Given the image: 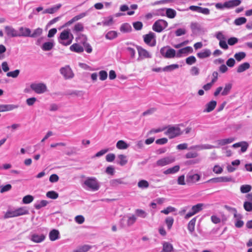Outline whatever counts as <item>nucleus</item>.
Instances as JSON below:
<instances>
[{
  "label": "nucleus",
  "mask_w": 252,
  "mask_h": 252,
  "mask_svg": "<svg viewBox=\"0 0 252 252\" xmlns=\"http://www.w3.org/2000/svg\"><path fill=\"white\" fill-rule=\"evenodd\" d=\"M235 140L233 137H230L228 138L222 139L218 140L216 142L220 146H224L225 145L231 143Z\"/></svg>",
  "instance_id": "nucleus-26"
},
{
  "label": "nucleus",
  "mask_w": 252,
  "mask_h": 252,
  "mask_svg": "<svg viewBox=\"0 0 252 252\" xmlns=\"http://www.w3.org/2000/svg\"><path fill=\"white\" fill-rule=\"evenodd\" d=\"M250 67V64L249 63L245 62L240 64L237 69V72L238 73L243 72L246 70L248 69Z\"/></svg>",
  "instance_id": "nucleus-30"
},
{
  "label": "nucleus",
  "mask_w": 252,
  "mask_h": 252,
  "mask_svg": "<svg viewBox=\"0 0 252 252\" xmlns=\"http://www.w3.org/2000/svg\"><path fill=\"white\" fill-rule=\"evenodd\" d=\"M200 179V176L197 174L189 172L188 174L186 181L188 183H194Z\"/></svg>",
  "instance_id": "nucleus-18"
},
{
  "label": "nucleus",
  "mask_w": 252,
  "mask_h": 252,
  "mask_svg": "<svg viewBox=\"0 0 252 252\" xmlns=\"http://www.w3.org/2000/svg\"><path fill=\"white\" fill-rule=\"evenodd\" d=\"M84 30L83 24L81 23H77L74 27L73 31L77 33L79 32H82Z\"/></svg>",
  "instance_id": "nucleus-49"
},
{
  "label": "nucleus",
  "mask_w": 252,
  "mask_h": 252,
  "mask_svg": "<svg viewBox=\"0 0 252 252\" xmlns=\"http://www.w3.org/2000/svg\"><path fill=\"white\" fill-rule=\"evenodd\" d=\"M196 218L195 217L191 219L189 222L188 225V229L189 231L192 232L194 230V226L196 222Z\"/></svg>",
  "instance_id": "nucleus-42"
},
{
  "label": "nucleus",
  "mask_w": 252,
  "mask_h": 252,
  "mask_svg": "<svg viewBox=\"0 0 252 252\" xmlns=\"http://www.w3.org/2000/svg\"><path fill=\"white\" fill-rule=\"evenodd\" d=\"M34 199L33 196L31 195H27L23 198V203L25 204H28L31 203Z\"/></svg>",
  "instance_id": "nucleus-48"
},
{
  "label": "nucleus",
  "mask_w": 252,
  "mask_h": 252,
  "mask_svg": "<svg viewBox=\"0 0 252 252\" xmlns=\"http://www.w3.org/2000/svg\"><path fill=\"white\" fill-rule=\"evenodd\" d=\"M252 187L249 185H242L240 187L241 192L243 193H248L251 191Z\"/></svg>",
  "instance_id": "nucleus-52"
},
{
  "label": "nucleus",
  "mask_w": 252,
  "mask_h": 252,
  "mask_svg": "<svg viewBox=\"0 0 252 252\" xmlns=\"http://www.w3.org/2000/svg\"><path fill=\"white\" fill-rule=\"evenodd\" d=\"M7 35L9 37H19V32L10 26H6L4 28Z\"/></svg>",
  "instance_id": "nucleus-15"
},
{
  "label": "nucleus",
  "mask_w": 252,
  "mask_h": 252,
  "mask_svg": "<svg viewBox=\"0 0 252 252\" xmlns=\"http://www.w3.org/2000/svg\"><path fill=\"white\" fill-rule=\"evenodd\" d=\"M129 147V145L125 141L121 140H119L116 144V147L120 150H125Z\"/></svg>",
  "instance_id": "nucleus-35"
},
{
  "label": "nucleus",
  "mask_w": 252,
  "mask_h": 252,
  "mask_svg": "<svg viewBox=\"0 0 252 252\" xmlns=\"http://www.w3.org/2000/svg\"><path fill=\"white\" fill-rule=\"evenodd\" d=\"M70 50L74 52L81 53L84 51V48L78 43H75L71 45L69 47Z\"/></svg>",
  "instance_id": "nucleus-24"
},
{
  "label": "nucleus",
  "mask_w": 252,
  "mask_h": 252,
  "mask_svg": "<svg viewBox=\"0 0 252 252\" xmlns=\"http://www.w3.org/2000/svg\"><path fill=\"white\" fill-rule=\"evenodd\" d=\"M165 222L167 225L168 229L170 230L173 225L174 222V219L172 217H168L166 218Z\"/></svg>",
  "instance_id": "nucleus-47"
},
{
  "label": "nucleus",
  "mask_w": 252,
  "mask_h": 252,
  "mask_svg": "<svg viewBox=\"0 0 252 252\" xmlns=\"http://www.w3.org/2000/svg\"><path fill=\"white\" fill-rule=\"evenodd\" d=\"M81 39L82 40L80 41V43L84 45L88 43L87 42L88 38H87V36L85 34H84L82 33L78 34V36L76 37L75 40L76 41H78V40Z\"/></svg>",
  "instance_id": "nucleus-39"
},
{
  "label": "nucleus",
  "mask_w": 252,
  "mask_h": 252,
  "mask_svg": "<svg viewBox=\"0 0 252 252\" xmlns=\"http://www.w3.org/2000/svg\"><path fill=\"white\" fill-rule=\"evenodd\" d=\"M232 88V84L228 83L225 84L224 88L223 89L222 87H218L214 93L215 96H217L220 93L222 96L228 95Z\"/></svg>",
  "instance_id": "nucleus-6"
},
{
  "label": "nucleus",
  "mask_w": 252,
  "mask_h": 252,
  "mask_svg": "<svg viewBox=\"0 0 252 252\" xmlns=\"http://www.w3.org/2000/svg\"><path fill=\"white\" fill-rule=\"evenodd\" d=\"M120 30L123 33H128L131 32L132 28L129 24L125 23L121 26Z\"/></svg>",
  "instance_id": "nucleus-28"
},
{
  "label": "nucleus",
  "mask_w": 252,
  "mask_h": 252,
  "mask_svg": "<svg viewBox=\"0 0 252 252\" xmlns=\"http://www.w3.org/2000/svg\"><path fill=\"white\" fill-rule=\"evenodd\" d=\"M176 210V209L175 208L170 206L167 207L166 209L161 210V213L167 215L171 212H175Z\"/></svg>",
  "instance_id": "nucleus-54"
},
{
  "label": "nucleus",
  "mask_w": 252,
  "mask_h": 252,
  "mask_svg": "<svg viewBox=\"0 0 252 252\" xmlns=\"http://www.w3.org/2000/svg\"><path fill=\"white\" fill-rule=\"evenodd\" d=\"M246 56V54L244 52H240L235 54L234 57L238 62H240Z\"/></svg>",
  "instance_id": "nucleus-40"
},
{
  "label": "nucleus",
  "mask_w": 252,
  "mask_h": 252,
  "mask_svg": "<svg viewBox=\"0 0 252 252\" xmlns=\"http://www.w3.org/2000/svg\"><path fill=\"white\" fill-rule=\"evenodd\" d=\"M99 79L102 81L106 80L108 76L107 72L105 70H101L99 72Z\"/></svg>",
  "instance_id": "nucleus-58"
},
{
  "label": "nucleus",
  "mask_w": 252,
  "mask_h": 252,
  "mask_svg": "<svg viewBox=\"0 0 252 252\" xmlns=\"http://www.w3.org/2000/svg\"><path fill=\"white\" fill-rule=\"evenodd\" d=\"M49 239L52 241L58 240L60 238V232L58 230L53 229L50 231L49 234Z\"/></svg>",
  "instance_id": "nucleus-23"
},
{
  "label": "nucleus",
  "mask_w": 252,
  "mask_h": 252,
  "mask_svg": "<svg viewBox=\"0 0 252 252\" xmlns=\"http://www.w3.org/2000/svg\"><path fill=\"white\" fill-rule=\"evenodd\" d=\"M160 53L165 58L171 59L176 57V51L169 46H164L160 50Z\"/></svg>",
  "instance_id": "nucleus-5"
},
{
  "label": "nucleus",
  "mask_w": 252,
  "mask_h": 252,
  "mask_svg": "<svg viewBox=\"0 0 252 252\" xmlns=\"http://www.w3.org/2000/svg\"><path fill=\"white\" fill-rule=\"evenodd\" d=\"M179 67V65L178 64H172L165 66L162 68V71L165 72H171L176 69L178 68Z\"/></svg>",
  "instance_id": "nucleus-36"
},
{
  "label": "nucleus",
  "mask_w": 252,
  "mask_h": 252,
  "mask_svg": "<svg viewBox=\"0 0 252 252\" xmlns=\"http://www.w3.org/2000/svg\"><path fill=\"white\" fill-rule=\"evenodd\" d=\"M155 38L156 34L152 32L143 35L145 43L151 46H155L156 45V41Z\"/></svg>",
  "instance_id": "nucleus-8"
},
{
  "label": "nucleus",
  "mask_w": 252,
  "mask_h": 252,
  "mask_svg": "<svg viewBox=\"0 0 252 252\" xmlns=\"http://www.w3.org/2000/svg\"><path fill=\"white\" fill-rule=\"evenodd\" d=\"M241 3V0H229L224 3L219 2L215 4V7L219 10L231 9L239 5Z\"/></svg>",
  "instance_id": "nucleus-3"
},
{
  "label": "nucleus",
  "mask_w": 252,
  "mask_h": 252,
  "mask_svg": "<svg viewBox=\"0 0 252 252\" xmlns=\"http://www.w3.org/2000/svg\"><path fill=\"white\" fill-rule=\"evenodd\" d=\"M13 217H17L16 209L14 210H12L11 209L7 210L4 216V219H8Z\"/></svg>",
  "instance_id": "nucleus-37"
},
{
  "label": "nucleus",
  "mask_w": 252,
  "mask_h": 252,
  "mask_svg": "<svg viewBox=\"0 0 252 252\" xmlns=\"http://www.w3.org/2000/svg\"><path fill=\"white\" fill-rule=\"evenodd\" d=\"M167 130L165 132L164 134L168 136L169 139H173L175 137L179 136L183 134L181 129L179 126H166Z\"/></svg>",
  "instance_id": "nucleus-4"
},
{
  "label": "nucleus",
  "mask_w": 252,
  "mask_h": 252,
  "mask_svg": "<svg viewBox=\"0 0 252 252\" xmlns=\"http://www.w3.org/2000/svg\"><path fill=\"white\" fill-rule=\"evenodd\" d=\"M108 19L102 22L101 23L103 26H110L113 23V18L112 16H109Z\"/></svg>",
  "instance_id": "nucleus-55"
},
{
  "label": "nucleus",
  "mask_w": 252,
  "mask_h": 252,
  "mask_svg": "<svg viewBox=\"0 0 252 252\" xmlns=\"http://www.w3.org/2000/svg\"><path fill=\"white\" fill-rule=\"evenodd\" d=\"M84 186L87 187V189L89 190L93 191H95L98 190L100 188L99 182L96 179L95 177H87V179L84 182Z\"/></svg>",
  "instance_id": "nucleus-2"
},
{
  "label": "nucleus",
  "mask_w": 252,
  "mask_h": 252,
  "mask_svg": "<svg viewBox=\"0 0 252 252\" xmlns=\"http://www.w3.org/2000/svg\"><path fill=\"white\" fill-rule=\"evenodd\" d=\"M234 217L235 219V226L237 228H241L244 224V222L243 220H241L242 216L240 214L235 213L234 214Z\"/></svg>",
  "instance_id": "nucleus-20"
},
{
  "label": "nucleus",
  "mask_w": 252,
  "mask_h": 252,
  "mask_svg": "<svg viewBox=\"0 0 252 252\" xmlns=\"http://www.w3.org/2000/svg\"><path fill=\"white\" fill-rule=\"evenodd\" d=\"M196 58L194 56H191L186 59V63L189 65H191L196 62Z\"/></svg>",
  "instance_id": "nucleus-56"
},
{
  "label": "nucleus",
  "mask_w": 252,
  "mask_h": 252,
  "mask_svg": "<svg viewBox=\"0 0 252 252\" xmlns=\"http://www.w3.org/2000/svg\"><path fill=\"white\" fill-rule=\"evenodd\" d=\"M233 181V179L231 177H220L218 178H215L212 179L208 181V182H213L216 183H220V182H232Z\"/></svg>",
  "instance_id": "nucleus-19"
},
{
  "label": "nucleus",
  "mask_w": 252,
  "mask_h": 252,
  "mask_svg": "<svg viewBox=\"0 0 252 252\" xmlns=\"http://www.w3.org/2000/svg\"><path fill=\"white\" fill-rule=\"evenodd\" d=\"M18 105L14 104H0V112L11 111L17 108Z\"/></svg>",
  "instance_id": "nucleus-22"
},
{
  "label": "nucleus",
  "mask_w": 252,
  "mask_h": 252,
  "mask_svg": "<svg viewBox=\"0 0 252 252\" xmlns=\"http://www.w3.org/2000/svg\"><path fill=\"white\" fill-rule=\"evenodd\" d=\"M20 71L19 69H16L14 71L7 72L6 75L8 77H11L15 78L18 77L20 73Z\"/></svg>",
  "instance_id": "nucleus-53"
},
{
  "label": "nucleus",
  "mask_w": 252,
  "mask_h": 252,
  "mask_svg": "<svg viewBox=\"0 0 252 252\" xmlns=\"http://www.w3.org/2000/svg\"><path fill=\"white\" fill-rule=\"evenodd\" d=\"M45 239V236L44 234L38 235L33 234L32 235L31 240L35 243H40L43 241Z\"/></svg>",
  "instance_id": "nucleus-25"
},
{
  "label": "nucleus",
  "mask_w": 252,
  "mask_h": 252,
  "mask_svg": "<svg viewBox=\"0 0 252 252\" xmlns=\"http://www.w3.org/2000/svg\"><path fill=\"white\" fill-rule=\"evenodd\" d=\"M118 158L120 159V161L118 162L121 166H124L126 165L127 162V160L126 159V157L124 155H119L118 156Z\"/></svg>",
  "instance_id": "nucleus-45"
},
{
  "label": "nucleus",
  "mask_w": 252,
  "mask_h": 252,
  "mask_svg": "<svg viewBox=\"0 0 252 252\" xmlns=\"http://www.w3.org/2000/svg\"><path fill=\"white\" fill-rule=\"evenodd\" d=\"M46 196L51 199H56L58 197L59 194L55 191L51 190L46 193Z\"/></svg>",
  "instance_id": "nucleus-44"
},
{
  "label": "nucleus",
  "mask_w": 252,
  "mask_h": 252,
  "mask_svg": "<svg viewBox=\"0 0 252 252\" xmlns=\"http://www.w3.org/2000/svg\"><path fill=\"white\" fill-rule=\"evenodd\" d=\"M149 186V184L148 181L145 180H141L138 183V187L140 188L145 189Z\"/></svg>",
  "instance_id": "nucleus-50"
},
{
  "label": "nucleus",
  "mask_w": 252,
  "mask_h": 252,
  "mask_svg": "<svg viewBox=\"0 0 252 252\" xmlns=\"http://www.w3.org/2000/svg\"><path fill=\"white\" fill-rule=\"evenodd\" d=\"M55 46L54 40L51 39L49 41L44 43L41 46V49L44 51L51 50Z\"/></svg>",
  "instance_id": "nucleus-21"
},
{
  "label": "nucleus",
  "mask_w": 252,
  "mask_h": 252,
  "mask_svg": "<svg viewBox=\"0 0 252 252\" xmlns=\"http://www.w3.org/2000/svg\"><path fill=\"white\" fill-rule=\"evenodd\" d=\"M190 29L192 33L195 35H200L204 32L203 27L198 23H191Z\"/></svg>",
  "instance_id": "nucleus-12"
},
{
  "label": "nucleus",
  "mask_w": 252,
  "mask_h": 252,
  "mask_svg": "<svg viewBox=\"0 0 252 252\" xmlns=\"http://www.w3.org/2000/svg\"><path fill=\"white\" fill-rule=\"evenodd\" d=\"M176 11L170 8H166L165 15L169 18L173 19L176 16Z\"/></svg>",
  "instance_id": "nucleus-32"
},
{
  "label": "nucleus",
  "mask_w": 252,
  "mask_h": 252,
  "mask_svg": "<svg viewBox=\"0 0 252 252\" xmlns=\"http://www.w3.org/2000/svg\"><path fill=\"white\" fill-rule=\"evenodd\" d=\"M19 31V37L23 36L32 38H36L39 36L43 32L42 29L40 28H38L34 30L32 32V31L30 29L23 27H20Z\"/></svg>",
  "instance_id": "nucleus-1"
},
{
  "label": "nucleus",
  "mask_w": 252,
  "mask_h": 252,
  "mask_svg": "<svg viewBox=\"0 0 252 252\" xmlns=\"http://www.w3.org/2000/svg\"><path fill=\"white\" fill-rule=\"evenodd\" d=\"M118 36V33L115 31H110L107 32L105 35V38L108 40H113Z\"/></svg>",
  "instance_id": "nucleus-33"
},
{
  "label": "nucleus",
  "mask_w": 252,
  "mask_h": 252,
  "mask_svg": "<svg viewBox=\"0 0 252 252\" xmlns=\"http://www.w3.org/2000/svg\"><path fill=\"white\" fill-rule=\"evenodd\" d=\"M133 28L135 30L139 31L142 29L143 23L140 21H137L133 23Z\"/></svg>",
  "instance_id": "nucleus-59"
},
{
  "label": "nucleus",
  "mask_w": 252,
  "mask_h": 252,
  "mask_svg": "<svg viewBox=\"0 0 252 252\" xmlns=\"http://www.w3.org/2000/svg\"><path fill=\"white\" fill-rule=\"evenodd\" d=\"M173 247L171 244L168 242H164L163 244V252H171L173 251Z\"/></svg>",
  "instance_id": "nucleus-38"
},
{
  "label": "nucleus",
  "mask_w": 252,
  "mask_h": 252,
  "mask_svg": "<svg viewBox=\"0 0 252 252\" xmlns=\"http://www.w3.org/2000/svg\"><path fill=\"white\" fill-rule=\"evenodd\" d=\"M61 74L65 79H71L74 77V74L69 65L61 67L60 70Z\"/></svg>",
  "instance_id": "nucleus-11"
},
{
  "label": "nucleus",
  "mask_w": 252,
  "mask_h": 252,
  "mask_svg": "<svg viewBox=\"0 0 252 252\" xmlns=\"http://www.w3.org/2000/svg\"><path fill=\"white\" fill-rule=\"evenodd\" d=\"M175 160L174 157H165L158 160L156 162V164L158 166H164L173 162Z\"/></svg>",
  "instance_id": "nucleus-13"
},
{
  "label": "nucleus",
  "mask_w": 252,
  "mask_h": 252,
  "mask_svg": "<svg viewBox=\"0 0 252 252\" xmlns=\"http://www.w3.org/2000/svg\"><path fill=\"white\" fill-rule=\"evenodd\" d=\"M49 203L48 201L45 200L37 201L34 204V207L36 210H39L41 208L45 207Z\"/></svg>",
  "instance_id": "nucleus-31"
},
{
  "label": "nucleus",
  "mask_w": 252,
  "mask_h": 252,
  "mask_svg": "<svg viewBox=\"0 0 252 252\" xmlns=\"http://www.w3.org/2000/svg\"><path fill=\"white\" fill-rule=\"evenodd\" d=\"M193 49L190 46H187L183 48L179 49L177 53H176V56L177 58H181L183 55H188L193 53Z\"/></svg>",
  "instance_id": "nucleus-14"
},
{
  "label": "nucleus",
  "mask_w": 252,
  "mask_h": 252,
  "mask_svg": "<svg viewBox=\"0 0 252 252\" xmlns=\"http://www.w3.org/2000/svg\"><path fill=\"white\" fill-rule=\"evenodd\" d=\"M180 167L179 165H177L172 167L169 168L164 170L163 173L165 175L174 174L178 172L180 170Z\"/></svg>",
  "instance_id": "nucleus-27"
},
{
  "label": "nucleus",
  "mask_w": 252,
  "mask_h": 252,
  "mask_svg": "<svg viewBox=\"0 0 252 252\" xmlns=\"http://www.w3.org/2000/svg\"><path fill=\"white\" fill-rule=\"evenodd\" d=\"M247 22V19L245 17H242L236 19L234 20V24L236 26H240L243 25Z\"/></svg>",
  "instance_id": "nucleus-46"
},
{
  "label": "nucleus",
  "mask_w": 252,
  "mask_h": 252,
  "mask_svg": "<svg viewBox=\"0 0 252 252\" xmlns=\"http://www.w3.org/2000/svg\"><path fill=\"white\" fill-rule=\"evenodd\" d=\"M168 26V23L164 20L159 19L156 21L153 24L152 29L157 32H161Z\"/></svg>",
  "instance_id": "nucleus-7"
},
{
  "label": "nucleus",
  "mask_w": 252,
  "mask_h": 252,
  "mask_svg": "<svg viewBox=\"0 0 252 252\" xmlns=\"http://www.w3.org/2000/svg\"><path fill=\"white\" fill-rule=\"evenodd\" d=\"M12 188V186L10 184H7L5 186H2L0 187V192L3 193L10 190Z\"/></svg>",
  "instance_id": "nucleus-63"
},
{
  "label": "nucleus",
  "mask_w": 252,
  "mask_h": 252,
  "mask_svg": "<svg viewBox=\"0 0 252 252\" xmlns=\"http://www.w3.org/2000/svg\"><path fill=\"white\" fill-rule=\"evenodd\" d=\"M70 34H71L70 30L69 29H67L63 31L58 37V41H64L63 40H68L70 38Z\"/></svg>",
  "instance_id": "nucleus-17"
},
{
  "label": "nucleus",
  "mask_w": 252,
  "mask_h": 252,
  "mask_svg": "<svg viewBox=\"0 0 252 252\" xmlns=\"http://www.w3.org/2000/svg\"><path fill=\"white\" fill-rule=\"evenodd\" d=\"M30 87L33 91L38 94H43L47 91L46 85L42 83H32Z\"/></svg>",
  "instance_id": "nucleus-9"
},
{
  "label": "nucleus",
  "mask_w": 252,
  "mask_h": 252,
  "mask_svg": "<svg viewBox=\"0 0 252 252\" xmlns=\"http://www.w3.org/2000/svg\"><path fill=\"white\" fill-rule=\"evenodd\" d=\"M17 217L29 214L28 210L25 207H22L16 209Z\"/></svg>",
  "instance_id": "nucleus-34"
},
{
  "label": "nucleus",
  "mask_w": 252,
  "mask_h": 252,
  "mask_svg": "<svg viewBox=\"0 0 252 252\" xmlns=\"http://www.w3.org/2000/svg\"><path fill=\"white\" fill-rule=\"evenodd\" d=\"M135 214L138 217L142 218H145L147 216V213L145 211L139 209L135 210Z\"/></svg>",
  "instance_id": "nucleus-51"
},
{
  "label": "nucleus",
  "mask_w": 252,
  "mask_h": 252,
  "mask_svg": "<svg viewBox=\"0 0 252 252\" xmlns=\"http://www.w3.org/2000/svg\"><path fill=\"white\" fill-rule=\"evenodd\" d=\"M217 105V102L215 100H212L207 104L206 111L210 112L213 110Z\"/></svg>",
  "instance_id": "nucleus-41"
},
{
  "label": "nucleus",
  "mask_w": 252,
  "mask_h": 252,
  "mask_svg": "<svg viewBox=\"0 0 252 252\" xmlns=\"http://www.w3.org/2000/svg\"><path fill=\"white\" fill-rule=\"evenodd\" d=\"M198 156L197 153L194 152H188L185 155V158H196Z\"/></svg>",
  "instance_id": "nucleus-61"
},
{
  "label": "nucleus",
  "mask_w": 252,
  "mask_h": 252,
  "mask_svg": "<svg viewBox=\"0 0 252 252\" xmlns=\"http://www.w3.org/2000/svg\"><path fill=\"white\" fill-rule=\"evenodd\" d=\"M138 52L139 57H141L142 58H151V55L145 49L143 48L142 47L135 45Z\"/></svg>",
  "instance_id": "nucleus-16"
},
{
  "label": "nucleus",
  "mask_w": 252,
  "mask_h": 252,
  "mask_svg": "<svg viewBox=\"0 0 252 252\" xmlns=\"http://www.w3.org/2000/svg\"><path fill=\"white\" fill-rule=\"evenodd\" d=\"M244 208L248 212H252V203L250 201H245L244 203Z\"/></svg>",
  "instance_id": "nucleus-57"
},
{
  "label": "nucleus",
  "mask_w": 252,
  "mask_h": 252,
  "mask_svg": "<svg viewBox=\"0 0 252 252\" xmlns=\"http://www.w3.org/2000/svg\"><path fill=\"white\" fill-rule=\"evenodd\" d=\"M218 73L217 72L215 71L213 73L211 82L210 83L206 84V91L209 90L211 88L213 84L216 82L218 79Z\"/></svg>",
  "instance_id": "nucleus-29"
},
{
  "label": "nucleus",
  "mask_w": 252,
  "mask_h": 252,
  "mask_svg": "<svg viewBox=\"0 0 252 252\" xmlns=\"http://www.w3.org/2000/svg\"><path fill=\"white\" fill-rule=\"evenodd\" d=\"M241 146L240 147L241 148V152L242 153H245L248 149L249 147V144L246 141H242Z\"/></svg>",
  "instance_id": "nucleus-62"
},
{
  "label": "nucleus",
  "mask_w": 252,
  "mask_h": 252,
  "mask_svg": "<svg viewBox=\"0 0 252 252\" xmlns=\"http://www.w3.org/2000/svg\"><path fill=\"white\" fill-rule=\"evenodd\" d=\"M216 37L220 41H223L226 40L225 35L221 32H217L216 33Z\"/></svg>",
  "instance_id": "nucleus-64"
},
{
  "label": "nucleus",
  "mask_w": 252,
  "mask_h": 252,
  "mask_svg": "<svg viewBox=\"0 0 252 252\" xmlns=\"http://www.w3.org/2000/svg\"><path fill=\"white\" fill-rule=\"evenodd\" d=\"M124 183L122 179H112L110 181V185L112 187H116L119 184H123Z\"/></svg>",
  "instance_id": "nucleus-43"
},
{
  "label": "nucleus",
  "mask_w": 252,
  "mask_h": 252,
  "mask_svg": "<svg viewBox=\"0 0 252 252\" xmlns=\"http://www.w3.org/2000/svg\"><path fill=\"white\" fill-rule=\"evenodd\" d=\"M136 218L134 215H132L131 217H129L126 221L127 225H132L136 221Z\"/></svg>",
  "instance_id": "nucleus-60"
},
{
  "label": "nucleus",
  "mask_w": 252,
  "mask_h": 252,
  "mask_svg": "<svg viewBox=\"0 0 252 252\" xmlns=\"http://www.w3.org/2000/svg\"><path fill=\"white\" fill-rule=\"evenodd\" d=\"M204 204L198 203L191 207V210L189 211L185 216V218L188 219L190 217L199 212L202 210Z\"/></svg>",
  "instance_id": "nucleus-10"
}]
</instances>
